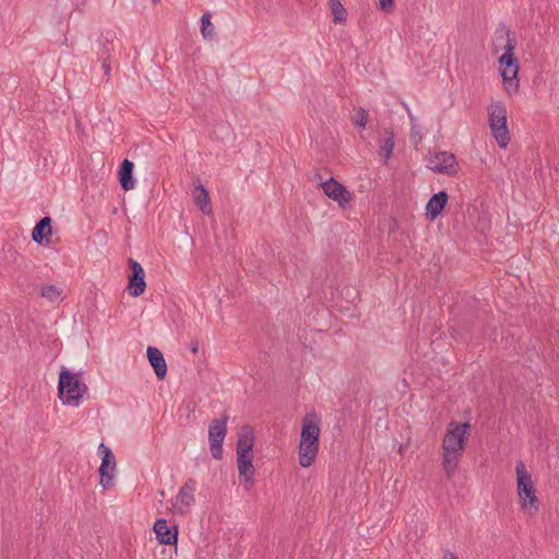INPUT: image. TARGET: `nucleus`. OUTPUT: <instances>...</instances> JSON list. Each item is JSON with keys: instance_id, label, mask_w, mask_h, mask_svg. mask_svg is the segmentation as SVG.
<instances>
[{"instance_id": "6", "label": "nucleus", "mask_w": 559, "mask_h": 559, "mask_svg": "<svg viewBox=\"0 0 559 559\" xmlns=\"http://www.w3.org/2000/svg\"><path fill=\"white\" fill-rule=\"evenodd\" d=\"M227 413H223L221 418L213 419L209 425L210 451L215 460L223 457V442L227 433Z\"/></svg>"}, {"instance_id": "23", "label": "nucleus", "mask_w": 559, "mask_h": 559, "mask_svg": "<svg viewBox=\"0 0 559 559\" xmlns=\"http://www.w3.org/2000/svg\"><path fill=\"white\" fill-rule=\"evenodd\" d=\"M201 33L205 39L212 40L215 37V27L211 22V14L204 13L201 17Z\"/></svg>"}, {"instance_id": "10", "label": "nucleus", "mask_w": 559, "mask_h": 559, "mask_svg": "<svg viewBox=\"0 0 559 559\" xmlns=\"http://www.w3.org/2000/svg\"><path fill=\"white\" fill-rule=\"evenodd\" d=\"M322 190L333 201H336L341 207H346L352 201V193L333 177L321 182Z\"/></svg>"}, {"instance_id": "22", "label": "nucleus", "mask_w": 559, "mask_h": 559, "mask_svg": "<svg viewBox=\"0 0 559 559\" xmlns=\"http://www.w3.org/2000/svg\"><path fill=\"white\" fill-rule=\"evenodd\" d=\"M460 454L444 453L442 452V465L445 471L448 478H451L456 469Z\"/></svg>"}, {"instance_id": "12", "label": "nucleus", "mask_w": 559, "mask_h": 559, "mask_svg": "<svg viewBox=\"0 0 559 559\" xmlns=\"http://www.w3.org/2000/svg\"><path fill=\"white\" fill-rule=\"evenodd\" d=\"M154 532L159 544L176 545L178 540V527L176 525L168 526L165 519H158L154 523Z\"/></svg>"}, {"instance_id": "30", "label": "nucleus", "mask_w": 559, "mask_h": 559, "mask_svg": "<svg viewBox=\"0 0 559 559\" xmlns=\"http://www.w3.org/2000/svg\"><path fill=\"white\" fill-rule=\"evenodd\" d=\"M102 61V68L104 70V73L107 78H109L110 75V64H109V60H100Z\"/></svg>"}, {"instance_id": "29", "label": "nucleus", "mask_w": 559, "mask_h": 559, "mask_svg": "<svg viewBox=\"0 0 559 559\" xmlns=\"http://www.w3.org/2000/svg\"><path fill=\"white\" fill-rule=\"evenodd\" d=\"M379 5L382 11L389 12L394 8V0H379Z\"/></svg>"}, {"instance_id": "20", "label": "nucleus", "mask_w": 559, "mask_h": 559, "mask_svg": "<svg viewBox=\"0 0 559 559\" xmlns=\"http://www.w3.org/2000/svg\"><path fill=\"white\" fill-rule=\"evenodd\" d=\"M193 201L199 210L205 214L210 215L212 213V204L210 201L209 191L203 185H199L193 190Z\"/></svg>"}, {"instance_id": "7", "label": "nucleus", "mask_w": 559, "mask_h": 559, "mask_svg": "<svg viewBox=\"0 0 559 559\" xmlns=\"http://www.w3.org/2000/svg\"><path fill=\"white\" fill-rule=\"evenodd\" d=\"M197 490V481L193 478L187 479L180 488L173 502L174 513L186 515L190 512L191 507L195 502L194 492Z\"/></svg>"}, {"instance_id": "5", "label": "nucleus", "mask_w": 559, "mask_h": 559, "mask_svg": "<svg viewBox=\"0 0 559 559\" xmlns=\"http://www.w3.org/2000/svg\"><path fill=\"white\" fill-rule=\"evenodd\" d=\"M453 428L449 429L442 441V452L462 455L465 449V442L471 431L468 423L453 424Z\"/></svg>"}, {"instance_id": "16", "label": "nucleus", "mask_w": 559, "mask_h": 559, "mask_svg": "<svg viewBox=\"0 0 559 559\" xmlns=\"http://www.w3.org/2000/svg\"><path fill=\"white\" fill-rule=\"evenodd\" d=\"M254 436L250 426H243L238 437L236 452L237 455H252Z\"/></svg>"}, {"instance_id": "15", "label": "nucleus", "mask_w": 559, "mask_h": 559, "mask_svg": "<svg viewBox=\"0 0 559 559\" xmlns=\"http://www.w3.org/2000/svg\"><path fill=\"white\" fill-rule=\"evenodd\" d=\"M146 356L151 366L154 369L156 377L159 380H163L167 373V365L163 356V353L156 347L148 346L146 350Z\"/></svg>"}, {"instance_id": "31", "label": "nucleus", "mask_w": 559, "mask_h": 559, "mask_svg": "<svg viewBox=\"0 0 559 559\" xmlns=\"http://www.w3.org/2000/svg\"><path fill=\"white\" fill-rule=\"evenodd\" d=\"M443 559H457V557L450 550H445L443 554Z\"/></svg>"}, {"instance_id": "13", "label": "nucleus", "mask_w": 559, "mask_h": 559, "mask_svg": "<svg viewBox=\"0 0 559 559\" xmlns=\"http://www.w3.org/2000/svg\"><path fill=\"white\" fill-rule=\"evenodd\" d=\"M51 218L45 216L40 218L32 230V239L41 246L50 245L49 236L51 235Z\"/></svg>"}, {"instance_id": "2", "label": "nucleus", "mask_w": 559, "mask_h": 559, "mask_svg": "<svg viewBox=\"0 0 559 559\" xmlns=\"http://www.w3.org/2000/svg\"><path fill=\"white\" fill-rule=\"evenodd\" d=\"M87 386L76 374L62 368L59 373L58 396L64 405L79 406Z\"/></svg>"}, {"instance_id": "27", "label": "nucleus", "mask_w": 559, "mask_h": 559, "mask_svg": "<svg viewBox=\"0 0 559 559\" xmlns=\"http://www.w3.org/2000/svg\"><path fill=\"white\" fill-rule=\"evenodd\" d=\"M368 111L364 108H359L353 117V121L357 127L365 128L368 121Z\"/></svg>"}, {"instance_id": "1", "label": "nucleus", "mask_w": 559, "mask_h": 559, "mask_svg": "<svg viewBox=\"0 0 559 559\" xmlns=\"http://www.w3.org/2000/svg\"><path fill=\"white\" fill-rule=\"evenodd\" d=\"M320 417L314 412H309L302 418L299 439V464L309 467L314 462L320 444Z\"/></svg>"}, {"instance_id": "4", "label": "nucleus", "mask_w": 559, "mask_h": 559, "mask_svg": "<svg viewBox=\"0 0 559 559\" xmlns=\"http://www.w3.org/2000/svg\"><path fill=\"white\" fill-rule=\"evenodd\" d=\"M488 120L491 133L500 147H507L510 134L507 127V109L503 104L497 103L488 108Z\"/></svg>"}, {"instance_id": "26", "label": "nucleus", "mask_w": 559, "mask_h": 559, "mask_svg": "<svg viewBox=\"0 0 559 559\" xmlns=\"http://www.w3.org/2000/svg\"><path fill=\"white\" fill-rule=\"evenodd\" d=\"M62 290L56 285H46L41 287V297L47 298L50 301L57 300Z\"/></svg>"}, {"instance_id": "28", "label": "nucleus", "mask_w": 559, "mask_h": 559, "mask_svg": "<svg viewBox=\"0 0 559 559\" xmlns=\"http://www.w3.org/2000/svg\"><path fill=\"white\" fill-rule=\"evenodd\" d=\"M514 48H515V37L510 31H508L507 32V44L504 46V52L514 53Z\"/></svg>"}, {"instance_id": "18", "label": "nucleus", "mask_w": 559, "mask_h": 559, "mask_svg": "<svg viewBox=\"0 0 559 559\" xmlns=\"http://www.w3.org/2000/svg\"><path fill=\"white\" fill-rule=\"evenodd\" d=\"M500 66H503L504 68L501 71V75L504 81H511L516 78L519 66L518 60L514 57V53L504 52L499 58Z\"/></svg>"}, {"instance_id": "8", "label": "nucleus", "mask_w": 559, "mask_h": 559, "mask_svg": "<svg viewBox=\"0 0 559 559\" xmlns=\"http://www.w3.org/2000/svg\"><path fill=\"white\" fill-rule=\"evenodd\" d=\"M98 452L103 455L99 466L100 485L104 489L114 486V472L116 471V459L112 451L104 443L98 445Z\"/></svg>"}, {"instance_id": "32", "label": "nucleus", "mask_w": 559, "mask_h": 559, "mask_svg": "<svg viewBox=\"0 0 559 559\" xmlns=\"http://www.w3.org/2000/svg\"><path fill=\"white\" fill-rule=\"evenodd\" d=\"M189 347H190L191 352L194 354L198 353V350H199V344L197 342L191 343Z\"/></svg>"}, {"instance_id": "25", "label": "nucleus", "mask_w": 559, "mask_h": 559, "mask_svg": "<svg viewBox=\"0 0 559 559\" xmlns=\"http://www.w3.org/2000/svg\"><path fill=\"white\" fill-rule=\"evenodd\" d=\"M331 11L335 23H344L347 20V12L340 0H330Z\"/></svg>"}, {"instance_id": "21", "label": "nucleus", "mask_w": 559, "mask_h": 559, "mask_svg": "<svg viewBox=\"0 0 559 559\" xmlns=\"http://www.w3.org/2000/svg\"><path fill=\"white\" fill-rule=\"evenodd\" d=\"M394 146V133L391 129H385L379 143V155L384 159V163L391 157Z\"/></svg>"}, {"instance_id": "19", "label": "nucleus", "mask_w": 559, "mask_h": 559, "mask_svg": "<svg viewBox=\"0 0 559 559\" xmlns=\"http://www.w3.org/2000/svg\"><path fill=\"white\" fill-rule=\"evenodd\" d=\"M133 168L134 165L129 159H123L120 164L118 176L120 186L124 191H129L134 188Z\"/></svg>"}, {"instance_id": "11", "label": "nucleus", "mask_w": 559, "mask_h": 559, "mask_svg": "<svg viewBox=\"0 0 559 559\" xmlns=\"http://www.w3.org/2000/svg\"><path fill=\"white\" fill-rule=\"evenodd\" d=\"M129 265L131 274L128 278V292L130 296L139 297L146 288L145 272L142 265L133 259H129Z\"/></svg>"}, {"instance_id": "17", "label": "nucleus", "mask_w": 559, "mask_h": 559, "mask_svg": "<svg viewBox=\"0 0 559 559\" xmlns=\"http://www.w3.org/2000/svg\"><path fill=\"white\" fill-rule=\"evenodd\" d=\"M237 467L241 481L251 485L255 473L252 464V455H237Z\"/></svg>"}, {"instance_id": "9", "label": "nucleus", "mask_w": 559, "mask_h": 559, "mask_svg": "<svg viewBox=\"0 0 559 559\" xmlns=\"http://www.w3.org/2000/svg\"><path fill=\"white\" fill-rule=\"evenodd\" d=\"M427 167L433 173L451 176L457 173L459 165L454 154L438 152L429 157Z\"/></svg>"}, {"instance_id": "24", "label": "nucleus", "mask_w": 559, "mask_h": 559, "mask_svg": "<svg viewBox=\"0 0 559 559\" xmlns=\"http://www.w3.org/2000/svg\"><path fill=\"white\" fill-rule=\"evenodd\" d=\"M115 50L114 35L108 34L102 43L100 49L97 51L99 60H109L111 51Z\"/></svg>"}, {"instance_id": "3", "label": "nucleus", "mask_w": 559, "mask_h": 559, "mask_svg": "<svg viewBox=\"0 0 559 559\" xmlns=\"http://www.w3.org/2000/svg\"><path fill=\"white\" fill-rule=\"evenodd\" d=\"M518 495L521 500V508L527 510L530 514L538 511L539 502L531 475L527 473L522 461L518 462L516 467Z\"/></svg>"}, {"instance_id": "33", "label": "nucleus", "mask_w": 559, "mask_h": 559, "mask_svg": "<svg viewBox=\"0 0 559 559\" xmlns=\"http://www.w3.org/2000/svg\"><path fill=\"white\" fill-rule=\"evenodd\" d=\"M158 0H153V2H157Z\"/></svg>"}, {"instance_id": "14", "label": "nucleus", "mask_w": 559, "mask_h": 559, "mask_svg": "<svg viewBox=\"0 0 559 559\" xmlns=\"http://www.w3.org/2000/svg\"><path fill=\"white\" fill-rule=\"evenodd\" d=\"M449 200V195L445 191H439L435 193L428 201L426 205V216L433 221L436 219L444 210Z\"/></svg>"}]
</instances>
